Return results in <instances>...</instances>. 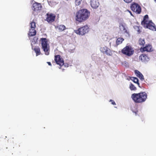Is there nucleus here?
Here are the masks:
<instances>
[{
  "mask_svg": "<svg viewBox=\"0 0 156 156\" xmlns=\"http://www.w3.org/2000/svg\"><path fill=\"white\" fill-rule=\"evenodd\" d=\"M90 16V12L86 9L80 10L76 12L75 19L79 22L81 23L86 20Z\"/></svg>",
  "mask_w": 156,
  "mask_h": 156,
  "instance_id": "1",
  "label": "nucleus"
},
{
  "mask_svg": "<svg viewBox=\"0 0 156 156\" xmlns=\"http://www.w3.org/2000/svg\"><path fill=\"white\" fill-rule=\"evenodd\" d=\"M147 95L144 92L132 94L131 98L136 103H141L145 102L147 98Z\"/></svg>",
  "mask_w": 156,
  "mask_h": 156,
  "instance_id": "2",
  "label": "nucleus"
},
{
  "mask_svg": "<svg viewBox=\"0 0 156 156\" xmlns=\"http://www.w3.org/2000/svg\"><path fill=\"white\" fill-rule=\"evenodd\" d=\"M148 15H145L141 22V25L145 28H148L151 30L156 31V26L151 20H148Z\"/></svg>",
  "mask_w": 156,
  "mask_h": 156,
  "instance_id": "3",
  "label": "nucleus"
},
{
  "mask_svg": "<svg viewBox=\"0 0 156 156\" xmlns=\"http://www.w3.org/2000/svg\"><path fill=\"white\" fill-rule=\"evenodd\" d=\"M40 41L42 46V48L44 52L46 55H48L49 54L50 48L49 44L48 43V40L45 38H40Z\"/></svg>",
  "mask_w": 156,
  "mask_h": 156,
  "instance_id": "4",
  "label": "nucleus"
},
{
  "mask_svg": "<svg viewBox=\"0 0 156 156\" xmlns=\"http://www.w3.org/2000/svg\"><path fill=\"white\" fill-rule=\"evenodd\" d=\"M122 54L126 56L130 57L134 53V50L130 45L126 46L121 51Z\"/></svg>",
  "mask_w": 156,
  "mask_h": 156,
  "instance_id": "5",
  "label": "nucleus"
},
{
  "mask_svg": "<svg viewBox=\"0 0 156 156\" xmlns=\"http://www.w3.org/2000/svg\"><path fill=\"white\" fill-rule=\"evenodd\" d=\"M89 27L86 25L80 27L77 30H75L74 32L76 34L81 35H83L87 33L89 31Z\"/></svg>",
  "mask_w": 156,
  "mask_h": 156,
  "instance_id": "6",
  "label": "nucleus"
},
{
  "mask_svg": "<svg viewBox=\"0 0 156 156\" xmlns=\"http://www.w3.org/2000/svg\"><path fill=\"white\" fill-rule=\"evenodd\" d=\"M36 23L35 22L32 21L30 23L31 29H30L28 35L29 36H32L36 34V31L35 29L36 27Z\"/></svg>",
  "mask_w": 156,
  "mask_h": 156,
  "instance_id": "7",
  "label": "nucleus"
},
{
  "mask_svg": "<svg viewBox=\"0 0 156 156\" xmlns=\"http://www.w3.org/2000/svg\"><path fill=\"white\" fill-rule=\"evenodd\" d=\"M131 9L137 14H140L141 11L140 6L137 3H134L131 6Z\"/></svg>",
  "mask_w": 156,
  "mask_h": 156,
  "instance_id": "8",
  "label": "nucleus"
},
{
  "mask_svg": "<svg viewBox=\"0 0 156 156\" xmlns=\"http://www.w3.org/2000/svg\"><path fill=\"white\" fill-rule=\"evenodd\" d=\"M54 60L56 63L60 67L64 64V60L59 55H55Z\"/></svg>",
  "mask_w": 156,
  "mask_h": 156,
  "instance_id": "9",
  "label": "nucleus"
},
{
  "mask_svg": "<svg viewBox=\"0 0 156 156\" xmlns=\"http://www.w3.org/2000/svg\"><path fill=\"white\" fill-rule=\"evenodd\" d=\"M140 51L142 52L145 51L151 52L153 51L152 45L150 44H147L145 47H141L140 49Z\"/></svg>",
  "mask_w": 156,
  "mask_h": 156,
  "instance_id": "10",
  "label": "nucleus"
},
{
  "mask_svg": "<svg viewBox=\"0 0 156 156\" xmlns=\"http://www.w3.org/2000/svg\"><path fill=\"white\" fill-rule=\"evenodd\" d=\"M32 8V10L38 13L40 12L42 8V6L41 4L35 2L33 4Z\"/></svg>",
  "mask_w": 156,
  "mask_h": 156,
  "instance_id": "11",
  "label": "nucleus"
},
{
  "mask_svg": "<svg viewBox=\"0 0 156 156\" xmlns=\"http://www.w3.org/2000/svg\"><path fill=\"white\" fill-rule=\"evenodd\" d=\"M46 20L49 23H52L55 20L56 16L55 14L52 13H47L46 14Z\"/></svg>",
  "mask_w": 156,
  "mask_h": 156,
  "instance_id": "12",
  "label": "nucleus"
},
{
  "mask_svg": "<svg viewBox=\"0 0 156 156\" xmlns=\"http://www.w3.org/2000/svg\"><path fill=\"white\" fill-rule=\"evenodd\" d=\"M139 60L142 62L146 63L149 61V58L147 55L143 54L139 56Z\"/></svg>",
  "mask_w": 156,
  "mask_h": 156,
  "instance_id": "13",
  "label": "nucleus"
},
{
  "mask_svg": "<svg viewBox=\"0 0 156 156\" xmlns=\"http://www.w3.org/2000/svg\"><path fill=\"white\" fill-rule=\"evenodd\" d=\"M90 5L93 8L96 9L98 7L99 3L98 0H91Z\"/></svg>",
  "mask_w": 156,
  "mask_h": 156,
  "instance_id": "14",
  "label": "nucleus"
},
{
  "mask_svg": "<svg viewBox=\"0 0 156 156\" xmlns=\"http://www.w3.org/2000/svg\"><path fill=\"white\" fill-rule=\"evenodd\" d=\"M119 29L121 31H122L124 33L128 34V32L126 28L122 23H121L119 25Z\"/></svg>",
  "mask_w": 156,
  "mask_h": 156,
  "instance_id": "15",
  "label": "nucleus"
},
{
  "mask_svg": "<svg viewBox=\"0 0 156 156\" xmlns=\"http://www.w3.org/2000/svg\"><path fill=\"white\" fill-rule=\"evenodd\" d=\"M135 73L136 76L139 78L141 80H143L144 77L143 75L141 73L137 70H136L135 71Z\"/></svg>",
  "mask_w": 156,
  "mask_h": 156,
  "instance_id": "16",
  "label": "nucleus"
},
{
  "mask_svg": "<svg viewBox=\"0 0 156 156\" xmlns=\"http://www.w3.org/2000/svg\"><path fill=\"white\" fill-rule=\"evenodd\" d=\"M34 50L36 53V55L37 56L41 54L40 48L39 47H36L34 48Z\"/></svg>",
  "mask_w": 156,
  "mask_h": 156,
  "instance_id": "17",
  "label": "nucleus"
},
{
  "mask_svg": "<svg viewBox=\"0 0 156 156\" xmlns=\"http://www.w3.org/2000/svg\"><path fill=\"white\" fill-rule=\"evenodd\" d=\"M56 28L58 29L59 31H62L66 29V27L63 25H60L57 26Z\"/></svg>",
  "mask_w": 156,
  "mask_h": 156,
  "instance_id": "18",
  "label": "nucleus"
},
{
  "mask_svg": "<svg viewBox=\"0 0 156 156\" xmlns=\"http://www.w3.org/2000/svg\"><path fill=\"white\" fill-rule=\"evenodd\" d=\"M138 43L140 45L142 46V47H143L145 43L144 39L142 38L139 39L138 41Z\"/></svg>",
  "mask_w": 156,
  "mask_h": 156,
  "instance_id": "19",
  "label": "nucleus"
},
{
  "mask_svg": "<svg viewBox=\"0 0 156 156\" xmlns=\"http://www.w3.org/2000/svg\"><path fill=\"white\" fill-rule=\"evenodd\" d=\"M124 40V39L122 38H118L116 41V44L118 45L121 44Z\"/></svg>",
  "mask_w": 156,
  "mask_h": 156,
  "instance_id": "20",
  "label": "nucleus"
},
{
  "mask_svg": "<svg viewBox=\"0 0 156 156\" xmlns=\"http://www.w3.org/2000/svg\"><path fill=\"white\" fill-rule=\"evenodd\" d=\"M108 48L107 47L104 46L101 47L100 48V50L101 52L104 54V53L106 52Z\"/></svg>",
  "mask_w": 156,
  "mask_h": 156,
  "instance_id": "21",
  "label": "nucleus"
},
{
  "mask_svg": "<svg viewBox=\"0 0 156 156\" xmlns=\"http://www.w3.org/2000/svg\"><path fill=\"white\" fill-rule=\"evenodd\" d=\"M104 54H105L108 56H112V53L111 51L108 48L106 50V52L104 53Z\"/></svg>",
  "mask_w": 156,
  "mask_h": 156,
  "instance_id": "22",
  "label": "nucleus"
},
{
  "mask_svg": "<svg viewBox=\"0 0 156 156\" xmlns=\"http://www.w3.org/2000/svg\"><path fill=\"white\" fill-rule=\"evenodd\" d=\"M131 110L133 113H134L136 115L137 114V113L138 112V110L136 106H135L132 107L131 108Z\"/></svg>",
  "mask_w": 156,
  "mask_h": 156,
  "instance_id": "23",
  "label": "nucleus"
},
{
  "mask_svg": "<svg viewBox=\"0 0 156 156\" xmlns=\"http://www.w3.org/2000/svg\"><path fill=\"white\" fill-rule=\"evenodd\" d=\"M132 79L131 80L133 81V82L134 83H137L138 85V86L140 87V85H139L140 84L138 82V79L137 78L134 77H132Z\"/></svg>",
  "mask_w": 156,
  "mask_h": 156,
  "instance_id": "24",
  "label": "nucleus"
},
{
  "mask_svg": "<svg viewBox=\"0 0 156 156\" xmlns=\"http://www.w3.org/2000/svg\"><path fill=\"white\" fill-rule=\"evenodd\" d=\"M129 88L131 90H136V87L132 83H131L129 85Z\"/></svg>",
  "mask_w": 156,
  "mask_h": 156,
  "instance_id": "25",
  "label": "nucleus"
},
{
  "mask_svg": "<svg viewBox=\"0 0 156 156\" xmlns=\"http://www.w3.org/2000/svg\"><path fill=\"white\" fill-rule=\"evenodd\" d=\"M82 0H75V3L76 5H80Z\"/></svg>",
  "mask_w": 156,
  "mask_h": 156,
  "instance_id": "26",
  "label": "nucleus"
},
{
  "mask_svg": "<svg viewBox=\"0 0 156 156\" xmlns=\"http://www.w3.org/2000/svg\"><path fill=\"white\" fill-rule=\"evenodd\" d=\"M136 28L137 29V31L138 33L139 34L141 32V31L140 30V27L138 26H136Z\"/></svg>",
  "mask_w": 156,
  "mask_h": 156,
  "instance_id": "27",
  "label": "nucleus"
},
{
  "mask_svg": "<svg viewBox=\"0 0 156 156\" xmlns=\"http://www.w3.org/2000/svg\"><path fill=\"white\" fill-rule=\"evenodd\" d=\"M123 1L126 3H129L131 2L133 0H123Z\"/></svg>",
  "mask_w": 156,
  "mask_h": 156,
  "instance_id": "28",
  "label": "nucleus"
},
{
  "mask_svg": "<svg viewBox=\"0 0 156 156\" xmlns=\"http://www.w3.org/2000/svg\"><path fill=\"white\" fill-rule=\"evenodd\" d=\"M110 102H111V104L114 105H116L115 102L113 100H110L109 101Z\"/></svg>",
  "mask_w": 156,
  "mask_h": 156,
  "instance_id": "29",
  "label": "nucleus"
},
{
  "mask_svg": "<svg viewBox=\"0 0 156 156\" xmlns=\"http://www.w3.org/2000/svg\"><path fill=\"white\" fill-rule=\"evenodd\" d=\"M47 63L50 66H51V64L50 62H47Z\"/></svg>",
  "mask_w": 156,
  "mask_h": 156,
  "instance_id": "30",
  "label": "nucleus"
},
{
  "mask_svg": "<svg viewBox=\"0 0 156 156\" xmlns=\"http://www.w3.org/2000/svg\"><path fill=\"white\" fill-rule=\"evenodd\" d=\"M155 2H156V0H154Z\"/></svg>",
  "mask_w": 156,
  "mask_h": 156,
  "instance_id": "31",
  "label": "nucleus"
}]
</instances>
